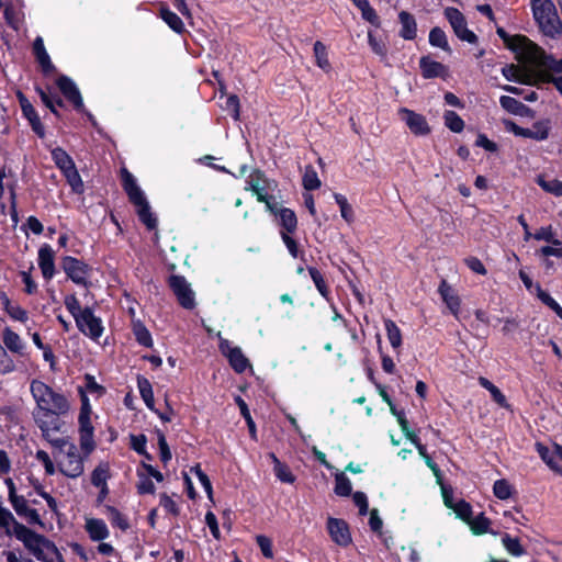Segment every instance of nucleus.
Returning <instances> with one entry per match:
<instances>
[{
    "mask_svg": "<svg viewBox=\"0 0 562 562\" xmlns=\"http://www.w3.org/2000/svg\"><path fill=\"white\" fill-rule=\"evenodd\" d=\"M31 394L36 403V412L45 416L64 415L68 413L70 405L68 400L60 393L40 380L31 382Z\"/></svg>",
    "mask_w": 562,
    "mask_h": 562,
    "instance_id": "nucleus-1",
    "label": "nucleus"
},
{
    "mask_svg": "<svg viewBox=\"0 0 562 562\" xmlns=\"http://www.w3.org/2000/svg\"><path fill=\"white\" fill-rule=\"evenodd\" d=\"M121 180L128 200L136 207L139 220L148 229H155L157 226V217L151 212L150 205L138 186L136 178L126 168H122Z\"/></svg>",
    "mask_w": 562,
    "mask_h": 562,
    "instance_id": "nucleus-2",
    "label": "nucleus"
},
{
    "mask_svg": "<svg viewBox=\"0 0 562 562\" xmlns=\"http://www.w3.org/2000/svg\"><path fill=\"white\" fill-rule=\"evenodd\" d=\"M16 538L42 562H55L56 558L60 559L58 550L53 542L22 524H16Z\"/></svg>",
    "mask_w": 562,
    "mask_h": 562,
    "instance_id": "nucleus-3",
    "label": "nucleus"
},
{
    "mask_svg": "<svg viewBox=\"0 0 562 562\" xmlns=\"http://www.w3.org/2000/svg\"><path fill=\"white\" fill-rule=\"evenodd\" d=\"M53 446L59 448L58 456H56L59 471L67 477H79L83 473L85 467L76 445L67 439H56L53 441Z\"/></svg>",
    "mask_w": 562,
    "mask_h": 562,
    "instance_id": "nucleus-4",
    "label": "nucleus"
},
{
    "mask_svg": "<svg viewBox=\"0 0 562 562\" xmlns=\"http://www.w3.org/2000/svg\"><path fill=\"white\" fill-rule=\"evenodd\" d=\"M55 83L63 97L72 105L74 110L78 113L87 114L89 121L98 130L100 136L111 140V138L98 126L94 116L87 111L81 92L75 81L66 75H60L57 77Z\"/></svg>",
    "mask_w": 562,
    "mask_h": 562,
    "instance_id": "nucleus-5",
    "label": "nucleus"
},
{
    "mask_svg": "<svg viewBox=\"0 0 562 562\" xmlns=\"http://www.w3.org/2000/svg\"><path fill=\"white\" fill-rule=\"evenodd\" d=\"M78 432L80 448L86 456H89L95 448L94 427L92 425V408L89 398L83 395L78 415Z\"/></svg>",
    "mask_w": 562,
    "mask_h": 562,
    "instance_id": "nucleus-6",
    "label": "nucleus"
},
{
    "mask_svg": "<svg viewBox=\"0 0 562 562\" xmlns=\"http://www.w3.org/2000/svg\"><path fill=\"white\" fill-rule=\"evenodd\" d=\"M550 128V120L535 122L531 128L521 127L509 120L504 121V130L506 132L514 134L516 137L531 138L535 140H544L548 138Z\"/></svg>",
    "mask_w": 562,
    "mask_h": 562,
    "instance_id": "nucleus-7",
    "label": "nucleus"
},
{
    "mask_svg": "<svg viewBox=\"0 0 562 562\" xmlns=\"http://www.w3.org/2000/svg\"><path fill=\"white\" fill-rule=\"evenodd\" d=\"M445 16L449 21L457 37L470 44L477 43L476 34L468 29L467 20L463 13L457 8H447Z\"/></svg>",
    "mask_w": 562,
    "mask_h": 562,
    "instance_id": "nucleus-8",
    "label": "nucleus"
},
{
    "mask_svg": "<svg viewBox=\"0 0 562 562\" xmlns=\"http://www.w3.org/2000/svg\"><path fill=\"white\" fill-rule=\"evenodd\" d=\"M78 329L93 341H98L104 333L102 319L94 315L90 307L83 308V314L76 321Z\"/></svg>",
    "mask_w": 562,
    "mask_h": 562,
    "instance_id": "nucleus-9",
    "label": "nucleus"
},
{
    "mask_svg": "<svg viewBox=\"0 0 562 562\" xmlns=\"http://www.w3.org/2000/svg\"><path fill=\"white\" fill-rule=\"evenodd\" d=\"M169 286L183 308L193 310L195 307V293L184 277L171 276Z\"/></svg>",
    "mask_w": 562,
    "mask_h": 562,
    "instance_id": "nucleus-10",
    "label": "nucleus"
},
{
    "mask_svg": "<svg viewBox=\"0 0 562 562\" xmlns=\"http://www.w3.org/2000/svg\"><path fill=\"white\" fill-rule=\"evenodd\" d=\"M16 98L19 100L23 116L29 121L33 132L40 137H45V127L41 122V117L37 114L36 110L26 98V95L22 91L16 92Z\"/></svg>",
    "mask_w": 562,
    "mask_h": 562,
    "instance_id": "nucleus-11",
    "label": "nucleus"
},
{
    "mask_svg": "<svg viewBox=\"0 0 562 562\" xmlns=\"http://www.w3.org/2000/svg\"><path fill=\"white\" fill-rule=\"evenodd\" d=\"M63 269L72 282L79 285H87L89 268L86 263L68 256L63 259Z\"/></svg>",
    "mask_w": 562,
    "mask_h": 562,
    "instance_id": "nucleus-12",
    "label": "nucleus"
},
{
    "mask_svg": "<svg viewBox=\"0 0 562 562\" xmlns=\"http://www.w3.org/2000/svg\"><path fill=\"white\" fill-rule=\"evenodd\" d=\"M220 350L227 357L232 368L238 372H244L249 367L248 359L244 356L239 347H232L227 339H221Z\"/></svg>",
    "mask_w": 562,
    "mask_h": 562,
    "instance_id": "nucleus-13",
    "label": "nucleus"
},
{
    "mask_svg": "<svg viewBox=\"0 0 562 562\" xmlns=\"http://www.w3.org/2000/svg\"><path fill=\"white\" fill-rule=\"evenodd\" d=\"M419 69L424 79H446L449 74L448 67L446 65L431 59L429 55L420 57Z\"/></svg>",
    "mask_w": 562,
    "mask_h": 562,
    "instance_id": "nucleus-14",
    "label": "nucleus"
},
{
    "mask_svg": "<svg viewBox=\"0 0 562 562\" xmlns=\"http://www.w3.org/2000/svg\"><path fill=\"white\" fill-rule=\"evenodd\" d=\"M2 342L4 349L9 352L18 355L19 357L27 356V347L21 336L12 330L10 327H4L2 330Z\"/></svg>",
    "mask_w": 562,
    "mask_h": 562,
    "instance_id": "nucleus-15",
    "label": "nucleus"
},
{
    "mask_svg": "<svg viewBox=\"0 0 562 562\" xmlns=\"http://www.w3.org/2000/svg\"><path fill=\"white\" fill-rule=\"evenodd\" d=\"M327 529L331 540L338 546L346 547L351 542L347 524L337 518H328Z\"/></svg>",
    "mask_w": 562,
    "mask_h": 562,
    "instance_id": "nucleus-16",
    "label": "nucleus"
},
{
    "mask_svg": "<svg viewBox=\"0 0 562 562\" xmlns=\"http://www.w3.org/2000/svg\"><path fill=\"white\" fill-rule=\"evenodd\" d=\"M37 261L43 278L52 280L55 274V251L49 245L45 244L38 249Z\"/></svg>",
    "mask_w": 562,
    "mask_h": 562,
    "instance_id": "nucleus-17",
    "label": "nucleus"
},
{
    "mask_svg": "<svg viewBox=\"0 0 562 562\" xmlns=\"http://www.w3.org/2000/svg\"><path fill=\"white\" fill-rule=\"evenodd\" d=\"M403 119L413 134L425 136L430 132L427 120L424 115L408 109H402Z\"/></svg>",
    "mask_w": 562,
    "mask_h": 562,
    "instance_id": "nucleus-18",
    "label": "nucleus"
},
{
    "mask_svg": "<svg viewBox=\"0 0 562 562\" xmlns=\"http://www.w3.org/2000/svg\"><path fill=\"white\" fill-rule=\"evenodd\" d=\"M33 54L44 75H50L56 70L41 36H37L33 42Z\"/></svg>",
    "mask_w": 562,
    "mask_h": 562,
    "instance_id": "nucleus-19",
    "label": "nucleus"
},
{
    "mask_svg": "<svg viewBox=\"0 0 562 562\" xmlns=\"http://www.w3.org/2000/svg\"><path fill=\"white\" fill-rule=\"evenodd\" d=\"M504 45L507 49H509L516 54H526L527 57L529 58L533 50V46L536 45V43H533L526 35L516 34V35H512V40L504 42Z\"/></svg>",
    "mask_w": 562,
    "mask_h": 562,
    "instance_id": "nucleus-20",
    "label": "nucleus"
},
{
    "mask_svg": "<svg viewBox=\"0 0 562 562\" xmlns=\"http://www.w3.org/2000/svg\"><path fill=\"white\" fill-rule=\"evenodd\" d=\"M398 20L401 23L400 36L406 41H413L417 36V23L414 15L407 11H401L398 13Z\"/></svg>",
    "mask_w": 562,
    "mask_h": 562,
    "instance_id": "nucleus-21",
    "label": "nucleus"
},
{
    "mask_svg": "<svg viewBox=\"0 0 562 562\" xmlns=\"http://www.w3.org/2000/svg\"><path fill=\"white\" fill-rule=\"evenodd\" d=\"M85 529L93 541H102L110 535L106 524L98 518H86Z\"/></svg>",
    "mask_w": 562,
    "mask_h": 562,
    "instance_id": "nucleus-22",
    "label": "nucleus"
},
{
    "mask_svg": "<svg viewBox=\"0 0 562 562\" xmlns=\"http://www.w3.org/2000/svg\"><path fill=\"white\" fill-rule=\"evenodd\" d=\"M535 21L546 36L554 38L562 33V22L559 15L555 19L554 16L543 15L540 20Z\"/></svg>",
    "mask_w": 562,
    "mask_h": 562,
    "instance_id": "nucleus-23",
    "label": "nucleus"
},
{
    "mask_svg": "<svg viewBox=\"0 0 562 562\" xmlns=\"http://www.w3.org/2000/svg\"><path fill=\"white\" fill-rule=\"evenodd\" d=\"M502 75L506 78L508 81H514L522 85H531V74L521 70L519 66L515 64H507L502 68Z\"/></svg>",
    "mask_w": 562,
    "mask_h": 562,
    "instance_id": "nucleus-24",
    "label": "nucleus"
},
{
    "mask_svg": "<svg viewBox=\"0 0 562 562\" xmlns=\"http://www.w3.org/2000/svg\"><path fill=\"white\" fill-rule=\"evenodd\" d=\"M438 291L448 308L457 316L460 308V297L458 294L446 281L440 283Z\"/></svg>",
    "mask_w": 562,
    "mask_h": 562,
    "instance_id": "nucleus-25",
    "label": "nucleus"
},
{
    "mask_svg": "<svg viewBox=\"0 0 562 562\" xmlns=\"http://www.w3.org/2000/svg\"><path fill=\"white\" fill-rule=\"evenodd\" d=\"M159 16L177 34H182L186 31L181 18L177 13L171 11L167 5L160 7Z\"/></svg>",
    "mask_w": 562,
    "mask_h": 562,
    "instance_id": "nucleus-26",
    "label": "nucleus"
},
{
    "mask_svg": "<svg viewBox=\"0 0 562 562\" xmlns=\"http://www.w3.org/2000/svg\"><path fill=\"white\" fill-rule=\"evenodd\" d=\"M531 10L535 20H540L543 15L557 18L558 11L552 0H531Z\"/></svg>",
    "mask_w": 562,
    "mask_h": 562,
    "instance_id": "nucleus-27",
    "label": "nucleus"
},
{
    "mask_svg": "<svg viewBox=\"0 0 562 562\" xmlns=\"http://www.w3.org/2000/svg\"><path fill=\"white\" fill-rule=\"evenodd\" d=\"M3 310L8 313V315L18 322L25 323L29 319L27 312L21 307L19 304H13L10 299L2 294L0 296Z\"/></svg>",
    "mask_w": 562,
    "mask_h": 562,
    "instance_id": "nucleus-28",
    "label": "nucleus"
},
{
    "mask_svg": "<svg viewBox=\"0 0 562 562\" xmlns=\"http://www.w3.org/2000/svg\"><path fill=\"white\" fill-rule=\"evenodd\" d=\"M529 59L536 61L539 66L555 71L557 59L553 55L547 54L539 45L533 46V50Z\"/></svg>",
    "mask_w": 562,
    "mask_h": 562,
    "instance_id": "nucleus-29",
    "label": "nucleus"
},
{
    "mask_svg": "<svg viewBox=\"0 0 562 562\" xmlns=\"http://www.w3.org/2000/svg\"><path fill=\"white\" fill-rule=\"evenodd\" d=\"M536 450L539 453L540 458L546 462V464L555 472H562V468L557 462L555 457V446L553 448H549L541 442L536 443Z\"/></svg>",
    "mask_w": 562,
    "mask_h": 562,
    "instance_id": "nucleus-30",
    "label": "nucleus"
},
{
    "mask_svg": "<svg viewBox=\"0 0 562 562\" xmlns=\"http://www.w3.org/2000/svg\"><path fill=\"white\" fill-rule=\"evenodd\" d=\"M499 103L504 110L515 115H525L530 111V109L521 101L509 95H502L499 98Z\"/></svg>",
    "mask_w": 562,
    "mask_h": 562,
    "instance_id": "nucleus-31",
    "label": "nucleus"
},
{
    "mask_svg": "<svg viewBox=\"0 0 562 562\" xmlns=\"http://www.w3.org/2000/svg\"><path fill=\"white\" fill-rule=\"evenodd\" d=\"M262 175L260 172H256L250 176V179L247 181L246 190H250L257 196L259 202H266L267 199V188L263 186V180L261 179Z\"/></svg>",
    "mask_w": 562,
    "mask_h": 562,
    "instance_id": "nucleus-32",
    "label": "nucleus"
},
{
    "mask_svg": "<svg viewBox=\"0 0 562 562\" xmlns=\"http://www.w3.org/2000/svg\"><path fill=\"white\" fill-rule=\"evenodd\" d=\"M137 387H138L139 394L142 396L143 401L145 402L146 406L150 411H154L155 409V400H154V392H153V386H151L150 382L144 376H138L137 378Z\"/></svg>",
    "mask_w": 562,
    "mask_h": 562,
    "instance_id": "nucleus-33",
    "label": "nucleus"
},
{
    "mask_svg": "<svg viewBox=\"0 0 562 562\" xmlns=\"http://www.w3.org/2000/svg\"><path fill=\"white\" fill-rule=\"evenodd\" d=\"M52 157L63 173L76 167L72 158L59 147L52 150Z\"/></svg>",
    "mask_w": 562,
    "mask_h": 562,
    "instance_id": "nucleus-34",
    "label": "nucleus"
},
{
    "mask_svg": "<svg viewBox=\"0 0 562 562\" xmlns=\"http://www.w3.org/2000/svg\"><path fill=\"white\" fill-rule=\"evenodd\" d=\"M313 50H314L316 65L324 71H326V72L329 71L331 69V65L328 59V53H327L326 45L321 41H316L314 43Z\"/></svg>",
    "mask_w": 562,
    "mask_h": 562,
    "instance_id": "nucleus-35",
    "label": "nucleus"
},
{
    "mask_svg": "<svg viewBox=\"0 0 562 562\" xmlns=\"http://www.w3.org/2000/svg\"><path fill=\"white\" fill-rule=\"evenodd\" d=\"M429 44L434 47H439L447 53H451V47L448 43L447 35L445 31L439 26H435L430 30Z\"/></svg>",
    "mask_w": 562,
    "mask_h": 562,
    "instance_id": "nucleus-36",
    "label": "nucleus"
},
{
    "mask_svg": "<svg viewBox=\"0 0 562 562\" xmlns=\"http://www.w3.org/2000/svg\"><path fill=\"white\" fill-rule=\"evenodd\" d=\"M384 327L386 330L387 339L394 349H397L402 345V333L397 325L392 319L384 321Z\"/></svg>",
    "mask_w": 562,
    "mask_h": 562,
    "instance_id": "nucleus-37",
    "label": "nucleus"
},
{
    "mask_svg": "<svg viewBox=\"0 0 562 562\" xmlns=\"http://www.w3.org/2000/svg\"><path fill=\"white\" fill-rule=\"evenodd\" d=\"M56 416L57 415L45 416L40 412L34 413L35 422L42 432H47L49 429H59V420Z\"/></svg>",
    "mask_w": 562,
    "mask_h": 562,
    "instance_id": "nucleus-38",
    "label": "nucleus"
},
{
    "mask_svg": "<svg viewBox=\"0 0 562 562\" xmlns=\"http://www.w3.org/2000/svg\"><path fill=\"white\" fill-rule=\"evenodd\" d=\"M443 497H445V504L448 507L453 508L454 513L457 514V516L459 518L469 522L471 513H472L470 504L464 501H461V502L457 503L456 505H452V503H451L450 498L447 496L446 492H443Z\"/></svg>",
    "mask_w": 562,
    "mask_h": 562,
    "instance_id": "nucleus-39",
    "label": "nucleus"
},
{
    "mask_svg": "<svg viewBox=\"0 0 562 562\" xmlns=\"http://www.w3.org/2000/svg\"><path fill=\"white\" fill-rule=\"evenodd\" d=\"M445 125L454 133H460L464 128V121L454 111L447 110L443 114Z\"/></svg>",
    "mask_w": 562,
    "mask_h": 562,
    "instance_id": "nucleus-40",
    "label": "nucleus"
},
{
    "mask_svg": "<svg viewBox=\"0 0 562 562\" xmlns=\"http://www.w3.org/2000/svg\"><path fill=\"white\" fill-rule=\"evenodd\" d=\"M133 334L139 345L147 348L153 346L151 335L140 322L133 323Z\"/></svg>",
    "mask_w": 562,
    "mask_h": 562,
    "instance_id": "nucleus-41",
    "label": "nucleus"
},
{
    "mask_svg": "<svg viewBox=\"0 0 562 562\" xmlns=\"http://www.w3.org/2000/svg\"><path fill=\"white\" fill-rule=\"evenodd\" d=\"M502 543L510 555L520 557L526 553V550L520 544L519 539L513 538L509 535L503 536Z\"/></svg>",
    "mask_w": 562,
    "mask_h": 562,
    "instance_id": "nucleus-42",
    "label": "nucleus"
},
{
    "mask_svg": "<svg viewBox=\"0 0 562 562\" xmlns=\"http://www.w3.org/2000/svg\"><path fill=\"white\" fill-rule=\"evenodd\" d=\"M16 524H19L12 513L0 505V531H4L7 535L11 533V526L14 527V533L16 535Z\"/></svg>",
    "mask_w": 562,
    "mask_h": 562,
    "instance_id": "nucleus-43",
    "label": "nucleus"
},
{
    "mask_svg": "<svg viewBox=\"0 0 562 562\" xmlns=\"http://www.w3.org/2000/svg\"><path fill=\"white\" fill-rule=\"evenodd\" d=\"M279 217L281 225L288 233H293L296 229L297 220L295 213L290 209H280Z\"/></svg>",
    "mask_w": 562,
    "mask_h": 562,
    "instance_id": "nucleus-44",
    "label": "nucleus"
},
{
    "mask_svg": "<svg viewBox=\"0 0 562 562\" xmlns=\"http://www.w3.org/2000/svg\"><path fill=\"white\" fill-rule=\"evenodd\" d=\"M235 121L239 120L240 102L237 94L226 95L225 103L221 105Z\"/></svg>",
    "mask_w": 562,
    "mask_h": 562,
    "instance_id": "nucleus-45",
    "label": "nucleus"
},
{
    "mask_svg": "<svg viewBox=\"0 0 562 562\" xmlns=\"http://www.w3.org/2000/svg\"><path fill=\"white\" fill-rule=\"evenodd\" d=\"M16 370V363L9 352L0 346V374H11Z\"/></svg>",
    "mask_w": 562,
    "mask_h": 562,
    "instance_id": "nucleus-46",
    "label": "nucleus"
},
{
    "mask_svg": "<svg viewBox=\"0 0 562 562\" xmlns=\"http://www.w3.org/2000/svg\"><path fill=\"white\" fill-rule=\"evenodd\" d=\"M109 479V465L108 464H99L92 472L91 483L95 487H104L106 485V481Z\"/></svg>",
    "mask_w": 562,
    "mask_h": 562,
    "instance_id": "nucleus-47",
    "label": "nucleus"
},
{
    "mask_svg": "<svg viewBox=\"0 0 562 562\" xmlns=\"http://www.w3.org/2000/svg\"><path fill=\"white\" fill-rule=\"evenodd\" d=\"M63 175L75 193L83 192V182L76 167L64 172Z\"/></svg>",
    "mask_w": 562,
    "mask_h": 562,
    "instance_id": "nucleus-48",
    "label": "nucleus"
},
{
    "mask_svg": "<svg viewBox=\"0 0 562 562\" xmlns=\"http://www.w3.org/2000/svg\"><path fill=\"white\" fill-rule=\"evenodd\" d=\"M535 291L537 293V296L541 300V302L548 305L558 314L560 318H562V307L559 305V303L554 299H552L549 295V293L543 291L539 284L535 285Z\"/></svg>",
    "mask_w": 562,
    "mask_h": 562,
    "instance_id": "nucleus-49",
    "label": "nucleus"
},
{
    "mask_svg": "<svg viewBox=\"0 0 562 562\" xmlns=\"http://www.w3.org/2000/svg\"><path fill=\"white\" fill-rule=\"evenodd\" d=\"M334 198H335L336 203L339 205L341 217L347 223L353 222V217H355L353 210H352L351 205L348 203L347 199L342 194H339V193H336L334 195Z\"/></svg>",
    "mask_w": 562,
    "mask_h": 562,
    "instance_id": "nucleus-50",
    "label": "nucleus"
},
{
    "mask_svg": "<svg viewBox=\"0 0 562 562\" xmlns=\"http://www.w3.org/2000/svg\"><path fill=\"white\" fill-rule=\"evenodd\" d=\"M35 91L37 92V94L40 95L41 98V101L43 102V104L49 109V111L56 115L57 117H60V113L57 109H53V98H54V92L50 91V88L47 87L46 89L40 87V86H36L35 87Z\"/></svg>",
    "mask_w": 562,
    "mask_h": 562,
    "instance_id": "nucleus-51",
    "label": "nucleus"
},
{
    "mask_svg": "<svg viewBox=\"0 0 562 562\" xmlns=\"http://www.w3.org/2000/svg\"><path fill=\"white\" fill-rule=\"evenodd\" d=\"M471 530L475 535H483L488 532L490 519L486 518L483 514L476 516L474 519H470L469 522Z\"/></svg>",
    "mask_w": 562,
    "mask_h": 562,
    "instance_id": "nucleus-52",
    "label": "nucleus"
},
{
    "mask_svg": "<svg viewBox=\"0 0 562 562\" xmlns=\"http://www.w3.org/2000/svg\"><path fill=\"white\" fill-rule=\"evenodd\" d=\"M538 184L547 192H550L557 196H562V182L552 179V180H546L542 177H538L537 179Z\"/></svg>",
    "mask_w": 562,
    "mask_h": 562,
    "instance_id": "nucleus-53",
    "label": "nucleus"
},
{
    "mask_svg": "<svg viewBox=\"0 0 562 562\" xmlns=\"http://www.w3.org/2000/svg\"><path fill=\"white\" fill-rule=\"evenodd\" d=\"M335 483V493L337 495L348 496L351 493V482L344 473L336 475Z\"/></svg>",
    "mask_w": 562,
    "mask_h": 562,
    "instance_id": "nucleus-54",
    "label": "nucleus"
},
{
    "mask_svg": "<svg viewBox=\"0 0 562 562\" xmlns=\"http://www.w3.org/2000/svg\"><path fill=\"white\" fill-rule=\"evenodd\" d=\"M106 510L108 517L113 526L119 527L122 530H126L128 528L126 518L116 508L108 506Z\"/></svg>",
    "mask_w": 562,
    "mask_h": 562,
    "instance_id": "nucleus-55",
    "label": "nucleus"
},
{
    "mask_svg": "<svg viewBox=\"0 0 562 562\" xmlns=\"http://www.w3.org/2000/svg\"><path fill=\"white\" fill-rule=\"evenodd\" d=\"M494 495L499 499H507L512 496V485L504 479L495 481L493 485Z\"/></svg>",
    "mask_w": 562,
    "mask_h": 562,
    "instance_id": "nucleus-56",
    "label": "nucleus"
},
{
    "mask_svg": "<svg viewBox=\"0 0 562 562\" xmlns=\"http://www.w3.org/2000/svg\"><path fill=\"white\" fill-rule=\"evenodd\" d=\"M64 304L75 318V322L83 314V308L80 307L79 301L75 294L67 295L64 300Z\"/></svg>",
    "mask_w": 562,
    "mask_h": 562,
    "instance_id": "nucleus-57",
    "label": "nucleus"
},
{
    "mask_svg": "<svg viewBox=\"0 0 562 562\" xmlns=\"http://www.w3.org/2000/svg\"><path fill=\"white\" fill-rule=\"evenodd\" d=\"M273 472L283 483L292 484L295 481V476L292 474L289 467L282 462H277V467H273Z\"/></svg>",
    "mask_w": 562,
    "mask_h": 562,
    "instance_id": "nucleus-58",
    "label": "nucleus"
},
{
    "mask_svg": "<svg viewBox=\"0 0 562 562\" xmlns=\"http://www.w3.org/2000/svg\"><path fill=\"white\" fill-rule=\"evenodd\" d=\"M303 186L306 190H316L321 187V180L313 168H306L303 176Z\"/></svg>",
    "mask_w": 562,
    "mask_h": 562,
    "instance_id": "nucleus-59",
    "label": "nucleus"
},
{
    "mask_svg": "<svg viewBox=\"0 0 562 562\" xmlns=\"http://www.w3.org/2000/svg\"><path fill=\"white\" fill-rule=\"evenodd\" d=\"M368 43L374 54L380 57H385L387 55V48L384 42L376 38L371 31L368 32Z\"/></svg>",
    "mask_w": 562,
    "mask_h": 562,
    "instance_id": "nucleus-60",
    "label": "nucleus"
},
{
    "mask_svg": "<svg viewBox=\"0 0 562 562\" xmlns=\"http://www.w3.org/2000/svg\"><path fill=\"white\" fill-rule=\"evenodd\" d=\"M360 11H361V16L364 21L369 22L374 27L381 26L380 16L378 15L375 9L373 7H371L370 3L368 5H366L363 9H361Z\"/></svg>",
    "mask_w": 562,
    "mask_h": 562,
    "instance_id": "nucleus-61",
    "label": "nucleus"
},
{
    "mask_svg": "<svg viewBox=\"0 0 562 562\" xmlns=\"http://www.w3.org/2000/svg\"><path fill=\"white\" fill-rule=\"evenodd\" d=\"M532 237L537 240H546L552 243L553 245H561L559 240L553 238V232L551 226L541 227L533 234Z\"/></svg>",
    "mask_w": 562,
    "mask_h": 562,
    "instance_id": "nucleus-62",
    "label": "nucleus"
},
{
    "mask_svg": "<svg viewBox=\"0 0 562 562\" xmlns=\"http://www.w3.org/2000/svg\"><path fill=\"white\" fill-rule=\"evenodd\" d=\"M308 272L319 293L325 296L327 293V286L322 273L315 268H310Z\"/></svg>",
    "mask_w": 562,
    "mask_h": 562,
    "instance_id": "nucleus-63",
    "label": "nucleus"
},
{
    "mask_svg": "<svg viewBox=\"0 0 562 562\" xmlns=\"http://www.w3.org/2000/svg\"><path fill=\"white\" fill-rule=\"evenodd\" d=\"M256 541H257V544L259 546L262 554L266 558L271 559L273 557L271 540L263 535H259L256 537Z\"/></svg>",
    "mask_w": 562,
    "mask_h": 562,
    "instance_id": "nucleus-64",
    "label": "nucleus"
}]
</instances>
